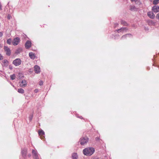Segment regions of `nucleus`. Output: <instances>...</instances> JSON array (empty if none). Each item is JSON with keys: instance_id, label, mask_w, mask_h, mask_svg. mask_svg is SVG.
Returning <instances> with one entry per match:
<instances>
[{"instance_id": "nucleus-35", "label": "nucleus", "mask_w": 159, "mask_h": 159, "mask_svg": "<svg viewBox=\"0 0 159 159\" xmlns=\"http://www.w3.org/2000/svg\"><path fill=\"white\" fill-rule=\"evenodd\" d=\"M145 30L146 31H148V28L145 27Z\"/></svg>"}, {"instance_id": "nucleus-18", "label": "nucleus", "mask_w": 159, "mask_h": 159, "mask_svg": "<svg viewBox=\"0 0 159 159\" xmlns=\"http://www.w3.org/2000/svg\"><path fill=\"white\" fill-rule=\"evenodd\" d=\"M22 51V49L21 48H19L17 49L15 52V53L18 54L20 53Z\"/></svg>"}, {"instance_id": "nucleus-40", "label": "nucleus", "mask_w": 159, "mask_h": 159, "mask_svg": "<svg viewBox=\"0 0 159 159\" xmlns=\"http://www.w3.org/2000/svg\"><path fill=\"white\" fill-rule=\"evenodd\" d=\"M150 21V22H151V23H153L152 21V20H151V21Z\"/></svg>"}, {"instance_id": "nucleus-1", "label": "nucleus", "mask_w": 159, "mask_h": 159, "mask_svg": "<svg viewBox=\"0 0 159 159\" xmlns=\"http://www.w3.org/2000/svg\"><path fill=\"white\" fill-rule=\"evenodd\" d=\"M95 152V149L92 147L85 148L83 150V154L87 156H91Z\"/></svg>"}, {"instance_id": "nucleus-2", "label": "nucleus", "mask_w": 159, "mask_h": 159, "mask_svg": "<svg viewBox=\"0 0 159 159\" xmlns=\"http://www.w3.org/2000/svg\"><path fill=\"white\" fill-rule=\"evenodd\" d=\"M89 139L87 137L81 138L80 139V144L82 145H84L88 141Z\"/></svg>"}, {"instance_id": "nucleus-33", "label": "nucleus", "mask_w": 159, "mask_h": 159, "mask_svg": "<svg viewBox=\"0 0 159 159\" xmlns=\"http://www.w3.org/2000/svg\"><path fill=\"white\" fill-rule=\"evenodd\" d=\"M38 89H36L34 90V92L35 93H37L38 92Z\"/></svg>"}, {"instance_id": "nucleus-39", "label": "nucleus", "mask_w": 159, "mask_h": 159, "mask_svg": "<svg viewBox=\"0 0 159 159\" xmlns=\"http://www.w3.org/2000/svg\"><path fill=\"white\" fill-rule=\"evenodd\" d=\"M79 118L80 119H82V117L81 116H80L79 117Z\"/></svg>"}, {"instance_id": "nucleus-5", "label": "nucleus", "mask_w": 159, "mask_h": 159, "mask_svg": "<svg viewBox=\"0 0 159 159\" xmlns=\"http://www.w3.org/2000/svg\"><path fill=\"white\" fill-rule=\"evenodd\" d=\"M12 63L15 66H17L21 64V61L20 59L17 58L14 60Z\"/></svg>"}, {"instance_id": "nucleus-26", "label": "nucleus", "mask_w": 159, "mask_h": 159, "mask_svg": "<svg viewBox=\"0 0 159 159\" xmlns=\"http://www.w3.org/2000/svg\"><path fill=\"white\" fill-rule=\"evenodd\" d=\"M33 118V115H30L29 117V119L30 121H31Z\"/></svg>"}, {"instance_id": "nucleus-14", "label": "nucleus", "mask_w": 159, "mask_h": 159, "mask_svg": "<svg viewBox=\"0 0 159 159\" xmlns=\"http://www.w3.org/2000/svg\"><path fill=\"white\" fill-rule=\"evenodd\" d=\"M132 37V35L131 34H128L124 35L122 36L121 38V39L126 38L127 37Z\"/></svg>"}, {"instance_id": "nucleus-6", "label": "nucleus", "mask_w": 159, "mask_h": 159, "mask_svg": "<svg viewBox=\"0 0 159 159\" xmlns=\"http://www.w3.org/2000/svg\"><path fill=\"white\" fill-rule=\"evenodd\" d=\"M20 39L19 37L15 38L12 41V44L14 46H16L20 42Z\"/></svg>"}, {"instance_id": "nucleus-16", "label": "nucleus", "mask_w": 159, "mask_h": 159, "mask_svg": "<svg viewBox=\"0 0 159 159\" xmlns=\"http://www.w3.org/2000/svg\"><path fill=\"white\" fill-rule=\"evenodd\" d=\"M130 10L132 11H137V9L134 6H131L130 7Z\"/></svg>"}, {"instance_id": "nucleus-13", "label": "nucleus", "mask_w": 159, "mask_h": 159, "mask_svg": "<svg viewBox=\"0 0 159 159\" xmlns=\"http://www.w3.org/2000/svg\"><path fill=\"white\" fill-rule=\"evenodd\" d=\"M128 29L126 27H122L121 28L118 29L117 30V31L118 33H120L124 31H126Z\"/></svg>"}, {"instance_id": "nucleus-9", "label": "nucleus", "mask_w": 159, "mask_h": 159, "mask_svg": "<svg viewBox=\"0 0 159 159\" xmlns=\"http://www.w3.org/2000/svg\"><path fill=\"white\" fill-rule=\"evenodd\" d=\"M34 71L37 74H38L40 72V67L36 65L34 66Z\"/></svg>"}, {"instance_id": "nucleus-30", "label": "nucleus", "mask_w": 159, "mask_h": 159, "mask_svg": "<svg viewBox=\"0 0 159 159\" xmlns=\"http://www.w3.org/2000/svg\"><path fill=\"white\" fill-rule=\"evenodd\" d=\"M3 58V56H2L1 54H0V60H2Z\"/></svg>"}, {"instance_id": "nucleus-38", "label": "nucleus", "mask_w": 159, "mask_h": 159, "mask_svg": "<svg viewBox=\"0 0 159 159\" xmlns=\"http://www.w3.org/2000/svg\"><path fill=\"white\" fill-rule=\"evenodd\" d=\"M23 77V76H22L21 77H20V76H19V78H21V79Z\"/></svg>"}, {"instance_id": "nucleus-12", "label": "nucleus", "mask_w": 159, "mask_h": 159, "mask_svg": "<svg viewBox=\"0 0 159 159\" xmlns=\"http://www.w3.org/2000/svg\"><path fill=\"white\" fill-rule=\"evenodd\" d=\"M148 16L151 18V19H154L155 17V15L154 14L151 12H148Z\"/></svg>"}, {"instance_id": "nucleus-4", "label": "nucleus", "mask_w": 159, "mask_h": 159, "mask_svg": "<svg viewBox=\"0 0 159 159\" xmlns=\"http://www.w3.org/2000/svg\"><path fill=\"white\" fill-rule=\"evenodd\" d=\"M27 149L26 148H24L22 149L21 153L22 156L24 159H27Z\"/></svg>"}, {"instance_id": "nucleus-41", "label": "nucleus", "mask_w": 159, "mask_h": 159, "mask_svg": "<svg viewBox=\"0 0 159 159\" xmlns=\"http://www.w3.org/2000/svg\"><path fill=\"white\" fill-rule=\"evenodd\" d=\"M9 68L11 69H12V68L11 67H9Z\"/></svg>"}, {"instance_id": "nucleus-20", "label": "nucleus", "mask_w": 159, "mask_h": 159, "mask_svg": "<svg viewBox=\"0 0 159 159\" xmlns=\"http://www.w3.org/2000/svg\"><path fill=\"white\" fill-rule=\"evenodd\" d=\"M18 92L20 93H24V91L23 89L20 88L18 89Z\"/></svg>"}, {"instance_id": "nucleus-24", "label": "nucleus", "mask_w": 159, "mask_h": 159, "mask_svg": "<svg viewBox=\"0 0 159 159\" xmlns=\"http://www.w3.org/2000/svg\"><path fill=\"white\" fill-rule=\"evenodd\" d=\"M159 3V0H154L153 4L154 5H156Z\"/></svg>"}, {"instance_id": "nucleus-7", "label": "nucleus", "mask_w": 159, "mask_h": 159, "mask_svg": "<svg viewBox=\"0 0 159 159\" xmlns=\"http://www.w3.org/2000/svg\"><path fill=\"white\" fill-rule=\"evenodd\" d=\"M4 49L6 55L7 56H10L11 54V52L10 49L8 47L4 46Z\"/></svg>"}, {"instance_id": "nucleus-34", "label": "nucleus", "mask_w": 159, "mask_h": 159, "mask_svg": "<svg viewBox=\"0 0 159 159\" xmlns=\"http://www.w3.org/2000/svg\"><path fill=\"white\" fill-rule=\"evenodd\" d=\"M132 2H136V1H137L138 0H130Z\"/></svg>"}, {"instance_id": "nucleus-3", "label": "nucleus", "mask_w": 159, "mask_h": 159, "mask_svg": "<svg viewBox=\"0 0 159 159\" xmlns=\"http://www.w3.org/2000/svg\"><path fill=\"white\" fill-rule=\"evenodd\" d=\"M32 154L33 159H39V154L36 150L33 149L32 151Z\"/></svg>"}, {"instance_id": "nucleus-8", "label": "nucleus", "mask_w": 159, "mask_h": 159, "mask_svg": "<svg viewBox=\"0 0 159 159\" xmlns=\"http://www.w3.org/2000/svg\"><path fill=\"white\" fill-rule=\"evenodd\" d=\"M20 87L23 88L25 87L27 84L26 81L25 80H22L21 82H19Z\"/></svg>"}, {"instance_id": "nucleus-15", "label": "nucleus", "mask_w": 159, "mask_h": 159, "mask_svg": "<svg viewBox=\"0 0 159 159\" xmlns=\"http://www.w3.org/2000/svg\"><path fill=\"white\" fill-rule=\"evenodd\" d=\"M29 56L32 59H34L35 58L36 56L35 54L32 52H30L29 53Z\"/></svg>"}, {"instance_id": "nucleus-32", "label": "nucleus", "mask_w": 159, "mask_h": 159, "mask_svg": "<svg viewBox=\"0 0 159 159\" xmlns=\"http://www.w3.org/2000/svg\"><path fill=\"white\" fill-rule=\"evenodd\" d=\"M100 139L99 137H97L96 138V141H98Z\"/></svg>"}, {"instance_id": "nucleus-28", "label": "nucleus", "mask_w": 159, "mask_h": 159, "mask_svg": "<svg viewBox=\"0 0 159 159\" xmlns=\"http://www.w3.org/2000/svg\"><path fill=\"white\" fill-rule=\"evenodd\" d=\"M7 18L8 19L10 20L11 18V16L10 15L8 14L7 16Z\"/></svg>"}, {"instance_id": "nucleus-23", "label": "nucleus", "mask_w": 159, "mask_h": 159, "mask_svg": "<svg viewBox=\"0 0 159 159\" xmlns=\"http://www.w3.org/2000/svg\"><path fill=\"white\" fill-rule=\"evenodd\" d=\"M12 42V40L11 39H9L7 40V43L9 45H11Z\"/></svg>"}, {"instance_id": "nucleus-31", "label": "nucleus", "mask_w": 159, "mask_h": 159, "mask_svg": "<svg viewBox=\"0 0 159 159\" xmlns=\"http://www.w3.org/2000/svg\"><path fill=\"white\" fill-rule=\"evenodd\" d=\"M3 35V33L2 32H0V37H1Z\"/></svg>"}, {"instance_id": "nucleus-21", "label": "nucleus", "mask_w": 159, "mask_h": 159, "mask_svg": "<svg viewBox=\"0 0 159 159\" xmlns=\"http://www.w3.org/2000/svg\"><path fill=\"white\" fill-rule=\"evenodd\" d=\"M121 24L124 26L128 25V24L127 23V22L123 20H121Z\"/></svg>"}, {"instance_id": "nucleus-22", "label": "nucleus", "mask_w": 159, "mask_h": 159, "mask_svg": "<svg viewBox=\"0 0 159 159\" xmlns=\"http://www.w3.org/2000/svg\"><path fill=\"white\" fill-rule=\"evenodd\" d=\"M16 75L15 74H13L10 75V78L11 80H13L15 79Z\"/></svg>"}, {"instance_id": "nucleus-25", "label": "nucleus", "mask_w": 159, "mask_h": 159, "mask_svg": "<svg viewBox=\"0 0 159 159\" xmlns=\"http://www.w3.org/2000/svg\"><path fill=\"white\" fill-rule=\"evenodd\" d=\"M3 63L5 65H8V61L6 59H5L3 61Z\"/></svg>"}, {"instance_id": "nucleus-17", "label": "nucleus", "mask_w": 159, "mask_h": 159, "mask_svg": "<svg viewBox=\"0 0 159 159\" xmlns=\"http://www.w3.org/2000/svg\"><path fill=\"white\" fill-rule=\"evenodd\" d=\"M38 134L39 135H44L45 133L42 129H39L38 131Z\"/></svg>"}, {"instance_id": "nucleus-37", "label": "nucleus", "mask_w": 159, "mask_h": 159, "mask_svg": "<svg viewBox=\"0 0 159 159\" xmlns=\"http://www.w3.org/2000/svg\"><path fill=\"white\" fill-rule=\"evenodd\" d=\"M28 156L29 157H30L31 156V155L30 154H29L28 155Z\"/></svg>"}, {"instance_id": "nucleus-11", "label": "nucleus", "mask_w": 159, "mask_h": 159, "mask_svg": "<svg viewBox=\"0 0 159 159\" xmlns=\"http://www.w3.org/2000/svg\"><path fill=\"white\" fill-rule=\"evenodd\" d=\"M31 43L30 41H27L25 44V47L27 49L30 48L31 46Z\"/></svg>"}, {"instance_id": "nucleus-19", "label": "nucleus", "mask_w": 159, "mask_h": 159, "mask_svg": "<svg viewBox=\"0 0 159 159\" xmlns=\"http://www.w3.org/2000/svg\"><path fill=\"white\" fill-rule=\"evenodd\" d=\"M72 157L73 159H76L78 158V156L76 153H74L72 155Z\"/></svg>"}, {"instance_id": "nucleus-10", "label": "nucleus", "mask_w": 159, "mask_h": 159, "mask_svg": "<svg viewBox=\"0 0 159 159\" xmlns=\"http://www.w3.org/2000/svg\"><path fill=\"white\" fill-rule=\"evenodd\" d=\"M152 10L155 13L159 12V6H154L152 7Z\"/></svg>"}, {"instance_id": "nucleus-36", "label": "nucleus", "mask_w": 159, "mask_h": 159, "mask_svg": "<svg viewBox=\"0 0 159 159\" xmlns=\"http://www.w3.org/2000/svg\"><path fill=\"white\" fill-rule=\"evenodd\" d=\"M118 24L117 23H116L115 24V27H116L118 25Z\"/></svg>"}, {"instance_id": "nucleus-27", "label": "nucleus", "mask_w": 159, "mask_h": 159, "mask_svg": "<svg viewBox=\"0 0 159 159\" xmlns=\"http://www.w3.org/2000/svg\"><path fill=\"white\" fill-rule=\"evenodd\" d=\"M43 82L42 81H40L39 82V84L40 85V86H41L42 85H43Z\"/></svg>"}, {"instance_id": "nucleus-29", "label": "nucleus", "mask_w": 159, "mask_h": 159, "mask_svg": "<svg viewBox=\"0 0 159 159\" xmlns=\"http://www.w3.org/2000/svg\"><path fill=\"white\" fill-rule=\"evenodd\" d=\"M156 17L159 20V13L157 14Z\"/></svg>"}]
</instances>
